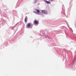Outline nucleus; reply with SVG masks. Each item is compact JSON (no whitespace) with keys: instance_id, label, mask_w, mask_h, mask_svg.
Masks as SVG:
<instances>
[{"instance_id":"7","label":"nucleus","mask_w":76,"mask_h":76,"mask_svg":"<svg viewBox=\"0 0 76 76\" xmlns=\"http://www.w3.org/2000/svg\"><path fill=\"white\" fill-rule=\"evenodd\" d=\"M34 13H36L37 14H38L36 12H34Z\"/></svg>"},{"instance_id":"1","label":"nucleus","mask_w":76,"mask_h":76,"mask_svg":"<svg viewBox=\"0 0 76 76\" xmlns=\"http://www.w3.org/2000/svg\"><path fill=\"white\" fill-rule=\"evenodd\" d=\"M42 12L43 13H44V14H46L47 13V11L45 10H42Z\"/></svg>"},{"instance_id":"2","label":"nucleus","mask_w":76,"mask_h":76,"mask_svg":"<svg viewBox=\"0 0 76 76\" xmlns=\"http://www.w3.org/2000/svg\"><path fill=\"white\" fill-rule=\"evenodd\" d=\"M28 20V17L27 16L26 17L25 19V21L26 23V22H27V20Z\"/></svg>"},{"instance_id":"6","label":"nucleus","mask_w":76,"mask_h":76,"mask_svg":"<svg viewBox=\"0 0 76 76\" xmlns=\"http://www.w3.org/2000/svg\"><path fill=\"white\" fill-rule=\"evenodd\" d=\"M45 2H46V3H47L48 4H49V3H50V2L49 1H46Z\"/></svg>"},{"instance_id":"5","label":"nucleus","mask_w":76,"mask_h":76,"mask_svg":"<svg viewBox=\"0 0 76 76\" xmlns=\"http://www.w3.org/2000/svg\"><path fill=\"white\" fill-rule=\"evenodd\" d=\"M37 12V13H39L40 12V11H39V10H37V9H36L35 10Z\"/></svg>"},{"instance_id":"3","label":"nucleus","mask_w":76,"mask_h":76,"mask_svg":"<svg viewBox=\"0 0 76 76\" xmlns=\"http://www.w3.org/2000/svg\"><path fill=\"white\" fill-rule=\"evenodd\" d=\"M34 23H35V24H38V21H37V20H35L34 21Z\"/></svg>"},{"instance_id":"4","label":"nucleus","mask_w":76,"mask_h":76,"mask_svg":"<svg viewBox=\"0 0 76 76\" xmlns=\"http://www.w3.org/2000/svg\"><path fill=\"white\" fill-rule=\"evenodd\" d=\"M30 26H31V23H28L27 24V27H29Z\"/></svg>"}]
</instances>
